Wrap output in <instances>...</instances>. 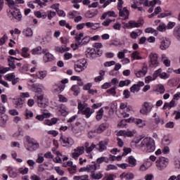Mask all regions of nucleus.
Instances as JSON below:
<instances>
[{
  "mask_svg": "<svg viewBox=\"0 0 180 180\" xmlns=\"http://www.w3.org/2000/svg\"><path fill=\"white\" fill-rule=\"evenodd\" d=\"M96 148V145L94 143L91 144L89 146V142H85L84 146H78L75 148L71 153L70 157L73 158V160H78L79 156L82 155L84 153L86 152V155L88 158L92 159L94 156L92 155L91 151H94Z\"/></svg>",
  "mask_w": 180,
  "mask_h": 180,
  "instance_id": "1",
  "label": "nucleus"
},
{
  "mask_svg": "<svg viewBox=\"0 0 180 180\" xmlns=\"http://www.w3.org/2000/svg\"><path fill=\"white\" fill-rule=\"evenodd\" d=\"M140 148L143 153H154L155 151V141L153 138H144L141 143Z\"/></svg>",
  "mask_w": 180,
  "mask_h": 180,
  "instance_id": "2",
  "label": "nucleus"
},
{
  "mask_svg": "<svg viewBox=\"0 0 180 180\" xmlns=\"http://www.w3.org/2000/svg\"><path fill=\"white\" fill-rule=\"evenodd\" d=\"M77 109H78V115H83L85 116L86 119H89L94 113H95V110L91 109L89 107L85 108V103L81 101V100H77Z\"/></svg>",
  "mask_w": 180,
  "mask_h": 180,
  "instance_id": "3",
  "label": "nucleus"
},
{
  "mask_svg": "<svg viewBox=\"0 0 180 180\" xmlns=\"http://www.w3.org/2000/svg\"><path fill=\"white\" fill-rule=\"evenodd\" d=\"M25 139L27 143H25V148L28 151H36V150H39L40 148V143L37 142V141L32 139L30 136H25Z\"/></svg>",
  "mask_w": 180,
  "mask_h": 180,
  "instance_id": "4",
  "label": "nucleus"
},
{
  "mask_svg": "<svg viewBox=\"0 0 180 180\" xmlns=\"http://www.w3.org/2000/svg\"><path fill=\"white\" fill-rule=\"evenodd\" d=\"M8 17L13 22H20L22 20V13L19 8L14 7L9 10Z\"/></svg>",
  "mask_w": 180,
  "mask_h": 180,
  "instance_id": "5",
  "label": "nucleus"
},
{
  "mask_svg": "<svg viewBox=\"0 0 180 180\" xmlns=\"http://www.w3.org/2000/svg\"><path fill=\"white\" fill-rule=\"evenodd\" d=\"M169 164V159L168 158L160 156L159 157L155 162V166L158 171H164Z\"/></svg>",
  "mask_w": 180,
  "mask_h": 180,
  "instance_id": "6",
  "label": "nucleus"
},
{
  "mask_svg": "<svg viewBox=\"0 0 180 180\" xmlns=\"http://www.w3.org/2000/svg\"><path fill=\"white\" fill-rule=\"evenodd\" d=\"M117 9L120 13V16L124 19H127L130 15V12L127 7H123L124 2L123 0H117Z\"/></svg>",
  "mask_w": 180,
  "mask_h": 180,
  "instance_id": "7",
  "label": "nucleus"
},
{
  "mask_svg": "<svg viewBox=\"0 0 180 180\" xmlns=\"http://www.w3.org/2000/svg\"><path fill=\"white\" fill-rule=\"evenodd\" d=\"M88 67V62L86 59H79L75 63V71L76 72H82Z\"/></svg>",
  "mask_w": 180,
  "mask_h": 180,
  "instance_id": "8",
  "label": "nucleus"
},
{
  "mask_svg": "<svg viewBox=\"0 0 180 180\" xmlns=\"http://www.w3.org/2000/svg\"><path fill=\"white\" fill-rule=\"evenodd\" d=\"M35 99H37L39 108H46L49 105V99L44 97V94H35Z\"/></svg>",
  "mask_w": 180,
  "mask_h": 180,
  "instance_id": "9",
  "label": "nucleus"
},
{
  "mask_svg": "<svg viewBox=\"0 0 180 180\" xmlns=\"http://www.w3.org/2000/svg\"><path fill=\"white\" fill-rule=\"evenodd\" d=\"M120 109L122 117L124 118L129 117L130 114H129L128 112L133 110L131 106H127V103H121L120 105Z\"/></svg>",
  "mask_w": 180,
  "mask_h": 180,
  "instance_id": "10",
  "label": "nucleus"
},
{
  "mask_svg": "<svg viewBox=\"0 0 180 180\" xmlns=\"http://www.w3.org/2000/svg\"><path fill=\"white\" fill-rule=\"evenodd\" d=\"M153 108H154V105H153L152 103L145 102L143 105V108L140 110V113L144 116H147L151 113Z\"/></svg>",
  "mask_w": 180,
  "mask_h": 180,
  "instance_id": "11",
  "label": "nucleus"
},
{
  "mask_svg": "<svg viewBox=\"0 0 180 180\" xmlns=\"http://www.w3.org/2000/svg\"><path fill=\"white\" fill-rule=\"evenodd\" d=\"M94 165H88L86 167H82L80 169V172H91L94 174L96 169H99L101 165L96 164V162H94Z\"/></svg>",
  "mask_w": 180,
  "mask_h": 180,
  "instance_id": "12",
  "label": "nucleus"
},
{
  "mask_svg": "<svg viewBox=\"0 0 180 180\" xmlns=\"http://www.w3.org/2000/svg\"><path fill=\"white\" fill-rule=\"evenodd\" d=\"M60 143L63 147H71V146H74V139L71 138V136H60Z\"/></svg>",
  "mask_w": 180,
  "mask_h": 180,
  "instance_id": "13",
  "label": "nucleus"
},
{
  "mask_svg": "<svg viewBox=\"0 0 180 180\" xmlns=\"http://www.w3.org/2000/svg\"><path fill=\"white\" fill-rule=\"evenodd\" d=\"M42 54H44V56H43L44 63H50L51 61H54V55L52 53H50L48 49H42Z\"/></svg>",
  "mask_w": 180,
  "mask_h": 180,
  "instance_id": "14",
  "label": "nucleus"
},
{
  "mask_svg": "<svg viewBox=\"0 0 180 180\" xmlns=\"http://www.w3.org/2000/svg\"><path fill=\"white\" fill-rule=\"evenodd\" d=\"M149 58L150 61V67H158L160 65V62H158V54L151 53L149 55Z\"/></svg>",
  "mask_w": 180,
  "mask_h": 180,
  "instance_id": "15",
  "label": "nucleus"
},
{
  "mask_svg": "<svg viewBox=\"0 0 180 180\" xmlns=\"http://www.w3.org/2000/svg\"><path fill=\"white\" fill-rule=\"evenodd\" d=\"M136 134V130L130 131L127 130H120L117 133L118 137H133Z\"/></svg>",
  "mask_w": 180,
  "mask_h": 180,
  "instance_id": "16",
  "label": "nucleus"
},
{
  "mask_svg": "<svg viewBox=\"0 0 180 180\" xmlns=\"http://www.w3.org/2000/svg\"><path fill=\"white\" fill-rule=\"evenodd\" d=\"M134 2H136V4H144L145 6H153V5H155L158 4L160 5L161 1L160 0H153L150 1H148L147 0H134Z\"/></svg>",
  "mask_w": 180,
  "mask_h": 180,
  "instance_id": "17",
  "label": "nucleus"
},
{
  "mask_svg": "<svg viewBox=\"0 0 180 180\" xmlns=\"http://www.w3.org/2000/svg\"><path fill=\"white\" fill-rule=\"evenodd\" d=\"M169 46H171V40H169V38L163 37L161 39L160 45V49L161 50H167L169 48Z\"/></svg>",
  "mask_w": 180,
  "mask_h": 180,
  "instance_id": "18",
  "label": "nucleus"
},
{
  "mask_svg": "<svg viewBox=\"0 0 180 180\" xmlns=\"http://www.w3.org/2000/svg\"><path fill=\"white\" fill-rule=\"evenodd\" d=\"M142 86H144V82H138L137 84H134L130 87V92L132 94L139 92Z\"/></svg>",
  "mask_w": 180,
  "mask_h": 180,
  "instance_id": "19",
  "label": "nucleus"
},
{
  "mask_svg": "<svg viewBox=\"0 0 180 180\" xmlns=\"http://www.w3.org/2000/svg\"><path fill=\"white\" fill-rule=\"evenodd\" d=\"M148 71L147 65H144L141 70H135L134 74L137 78H141L147 74Z\"/></svg>",
  "mask_w": 180,
  "mask_h": 180,
  "instance_id": "20",
  "label": "nucleus"
},
{
  "mask_svg": "<svg viewBox=\"0 0 180 180\" xmlns=\"http://www.w3.org/2000/svg\"><path fill=\"white\" fill-rule=\"evenodd\" d=\"M85 54L87 58L92 60L96 57V49L94 48H89L86 51Z\"/></svg>",
  "mask_w": 180,
  "mask_h": 180,
  "instance_id": "21",
  "label": "nucleus"
},
{
  "mask_svg": "<svg viewBox=\"0 0 180 180\" xmlns=\"http://www.w3.org/2000/svg\"><path fill=\"white\" fill-rule=\"evenodd\" d=\"M32 89L34 91V92H35L36 95H41V94H40L41 92H43V91H44V86L43 84H34L32 86Z\"/></svg>",
  "mask_w": 180,
  "mask_h": 180,
  "instance_id": "22",
  "label": "nucleus"
},
{
  "mask_svg": "<svg viewBox=\"0 0 180 180\" xmlns=\"http://www.w3.org/2000/svg\"><path fill=\"white\" fill-rule=\"evenodd\" d=\"M120 179L131 180L134 179V174L132 172H123L120 175Z\"/></svg>",
  "mask_w": 180,
  "mask_h": 180,
  "instance_id": "23",
  "label": "nucleus"
},
{
  "mask_svg": "<svg viewBox=\"0 0 180 180\" xmlns=\"http://www.w3.org/2000/svg\"><path fill=\"white\" fill-rule=\"evenodd\" d=\"M9 120V116L6 114H1L0 115V126L1 127H5L6 126V123Z\"/></svg>",
  "mask_w": 180,
  "mask_h": 180,
  "instance_id": "24",
  "label": "nucleus"
},
{
  "mask_svg": "<svg viewBox=\"0 0 180 180\" xmlns=\"http://www.w3.org/2000/svg\"><path fill=\"white\" fill-rule=\"evenodd\" d=\"M15 60H16L17 61H20V60H22V58H14L13 56L8 57V65L13 70H15V68H16V65H15Z\"/></svg>",
  "mask_w": 180,
  "mask_h": 180,
  "instance_id": "25",
  "label": "nucleus"
},
{
  "mask_svg": "<svg viewBox=\"0 0 180 180\" xmlns=\"http://www.w3.org/2000/svg\"><path fill=\"white\" fill-rule=\"evenodd\" d=\"M108 146V142L106 141H101L97 144V150L99 153H103L106 150V146Z\"/></svg>",
  "mask_w": 180,
  "mask_h": 180,
  "instance_id": "26",
  "label": "nucleus"
},
{
  "mask_svg": "<svg viewBox=\"0 0 180 180\" xmlns=\"http://www.w3.org/2000/svg\"><path fill=\"white\" fill-rule=\"evenodd\" d=\"M146 122H147V121L139 119V118H135L134 120V123H135V124H136V126H138V127H139L141 129L144 127V126H146Z\"/></svg>",
  "mask_w": 180,
  "mask_h": 180,
  "instance_id": "27",
  "label": "nucleus"
},
{
  "mask_svg": "<svg viewBox=\"0 0 180 180\" xmlns=\"http://www.w3.org/2000/svg\"><path fill=\"white\" fill-rule=\"evenodd\" d=\"M141 25H143L141 23V22H139V21L136 22L134 20H131L126 25V26L127 27H140V26H141Z\"/></svg>",
  "mask_w": 180,
  "mask_h": 180,
  "instance_id": "28",
  "label": "nucleus"
},
{
  "mask_svg": "<svg viewBox=\"0 0 180 180\" xmlns=\"http://www.w3.org/2000/svg\"><path fill=\"white\" fill-rule=\"evenodd\" d=\"M24 103L25 102L22 98H14V104L15 105L17 109H22Z\"/></svg>",
  "mask_w": 180,
  "mask_h": 180,
  "instance_id": "29",
  "label": "nucleus"
},
{
  "mask_svg": "<svg viewBox=\"0 0 180 180\" xmlns=\"http://www.w3.org/2000/svg\"><path fill=\"white\" fill-rule=\"evenodd\" d=\"M35 16H37L39 19H46L47 18V13L46 11L41 10L39 11H36L34 13Z\"/></svg>",
  "mask_w": 180,
  "mask_h": 180,
  "instance_id": "30",
  "label": "nucleus"
},
{
  "mask_svg": "<svg viewBox=\"0 0 180 180\" xmlns=\"http://www.w3.org/2000/svg\"><path fill=\"white\" fill-rule=\"evenodd\" d=\"M29 48L27 47H22L21 49V56L24 58H30V53H29Z\"/></svg>",
  "mask_w": 180,
  "mask_h": 180,
  "instance_id": "31",
  "label": "nucleus"
},
{
  "mask_svg": "<svg viewBox=\"0 0 180 180\" xmlns=\"http://www.w3.org/2000/svg\"><path fill=\"white\" fill-rule=\"evenodd\" d=\"M58 112L62 115V116H67V115H68V108L65 105H61L59 108Z\"/></svg>",
  "mask_w": 180,
  "mask_h": 180,
  "instance_id": "32",
  "label": "nucleus"
},
{
  "mask_svg": "<svg viewBox=\"0 0 180 180\" xmlns=\"http://www.w3.org/2000/svg\"><path fill=\"white\" fill-rule=\"evenodd\" d=\"M43 53V50H41V46H37L31 50V54L33 56H41Z\"/></svg>",
  "mask_w": 180,
  "mask_h": 180,
  "instance_id": "33",
  "label": "nucleus"
},
{
  "mask_svg": "<svg viewBox=\"0 0 180 180\" xmlns=\"http://www.w3.org/2000/svg\"><path fill=\"white\" fill-rule=\"evenodd\" d=\"M143 34V31L141 30H138L136 31H133L130 33V37L131 39H134L136 40L139 36H141Z\"/></svg>",
  "mask_w": 180,
  "mask_h": 180,
  "instance_id": "34",
  "label": "nucleus"
},
{
  "mask_svg": "<svg viewBox=\"0 0 180 180\" xmlns=\"http://www.w3.org/2000/svg\"><path fill=\"white\" fill-rule=\"evenodd\" d=\"M22 34L25 36V37H32L33 30H32V28L27 27L26 29H24V30L22 31Z\"/></svg>",
  "mask_w": 180,
  "mask_h": 180,
  "instance_id": "35",
  "label": "nucleus"
},
{
  "mask_svg": "<svg viewBox=\"0 0 180 180\" xmlns=\"http://www.w3.org/2000/svg\"><path fill=\"white\" fill-rule=\"evenodd\" d=\"M128 162H129V167H131V168L136 167V165H137V160H136V158H134V157L133 156H129L128 157Z\"/></svg>",
  "mask_w": 180,
  "mask_h": 180,
  "instance_id": "36",
  "label": "nucleus"
},
{
  "mask_svg": "<svg viewBox=\"0 0 180 180\" xmlns=\"http://www.w3.org/2000/svg\"><path fill=\"white\" fill-rule=\"evenodd\" d=\"M36 77L39 79H44L46 77H47V71L46 70H41L36 73Z\"/></svg>",
  "mask_w": 180,
  "mask_h": 180,
  "instance_id": "37",
  "label": "nucleus"
},
{
  "mask_svg": "<svg viewBox=\"0 0 180 180\" xmlns=\"http://www.w3.org/2000/svg\"><path fill=\"white\" fill-rule=\"evenodd\" d=\"M56 51L58 53H65V51H70V47L65 46V45H62L60 46H56Z\"/></svg>",
  "mask_w": 180,
  "mask_h": 180,
  "instance_id": "38",
  "label": "nucleus"
},
{
  "mask_svg": "<svg viewBox=\"0 0 180 180\" xmlns=\"http://www.w3.org/2000/svg\"><path fill=\"white\" fill-rule=\"evenodd\" d=\"M162 61L165 67H171V60L167 56H165V54L162 55Z\"/></svg>",
  "mask_w": 180,
  "mask_h": 180,
  "instance_id": "39",
  "label": "nucleus"
},
{
  "mask_svg": "<svg viewBox=\"0 0 180 180\" xmlns=\"http://www.w3.org/2000/svg\"><path fill=\"white\" fill-rule=\"evenodd\" d=\"M105 112V110H103V108H101L99 109L98 111L96 112V120H102L103 119V113Z\"/></svg>",
  "mask_w": 180,
  "mask_h": 180,
  "instance_id": "40",
  "label": "nucleus"
},
{
  "mask_svg": "<svg viewBox=\"0 0 180 180\" xmlns=\"http://www.w3.org/2000/svg\"><path fill=\"white\" fill-rule=\"evenodd\" d=\"M94 47V49H96V52L97 53L98 56H102V51H101V49L103 47L102 44L95 43Z\"/></svg>",
  "mask_w": 180,
  "mask_h": 180,
  "instance_id": "41",
  "label": "nucleus"
},
{
  "mask_svg": "<svg viewBox=\"0 0 180 180\" xmlns=\"http://www.w3.org/2000/svg\"><path fill=\"white\" fill-rule=\"evenodd\" d=\"M24 116L26 119V120H29V119H32V117H33L34 114L33 112L29 109H25V112H24Z\"/></svg>",
  "mask_w": 180,
  "mask_h": 180,
  "instance_id": "42",
  "label": "nucleus"
},
{
  "mask_svg": "<svg viewBox=\"0 0 180 180\" xmlns=\"http://www.w3.org/2000/svg\"><path fill=\"white\" fill-rule=\"evenodd\" d=\"M115 16H116L115 11H108L103 14L102 19H106V18H115Z\"/></svg>",
  "mask_w": 180,
  "mask_h": 180,
  "instance_id": "43",
  "label": "nucleus"
},
{
  "mask_svg": "<svg viewBox=\"0 0 180 180\" xmlns=\"http://www.w3.org/2000/svg\"><path fill=\"white\" fill-rule=\"evenodd\" d=\"M88 43H89V37H85L82 39L81 42L76 44V47H81L84 46V44H88Z\"/></svg>",
  "mask_w": 180,
  "mask_h": 180,
  "instance_id": "44",
  "label": "nucleus"
},
{
  "mask_svg": "<svg viewBox=\"0 0 180 180\" xmlns=\"http://www.w3.org/2000/svg\"><path fill=\"white\" fill-rule=\"evenodd\" d=\"M130 84H131V80L130 79L121 80L119 82V86L120 88H123V86H129Z\"/></svg>",
  "mask_w": 180,
  "mask_h": 180,
  "instance_id": "45",
  "label": "nucleus"
},
{
  "mask_svg": "<svg viewBox=\"0 0 180 180\" xmlns=\"http://www.w3.org/2000/svg\"><path fill=\"white\" fill-rule=\"evenodd\" d=\"M71 91L73 92L75 96H78L79 95V86L77 84L72 86Z\"/></svg>",
  "mask_w": 180,
  "mask_h": 180,
  "instance_id": "46",
  "label": "nucleus"
},
{
  "mask_svg": "<svg viewBox=\"0 0 180 180\" xmlns=\"http://www.w3.org/2000/svg\"><path fill=\"white\" fill-rule=\"evenodd\" d=\"M54 92L61 93L65 89V84H60L59 86L55 85L53 86Z\"/></svg>",
  "mask_w": 180,
  "mask_h": 180,
  "instance_id": "47",
  "label": "nucleus"
},
{
  "mask_svg": "<svg viewBox=\"0 0 180 180\" xmlns=\"http://www.w3.org/2000/svg\"><path fill=\"white\" fill-rule=\"evenodd\" d=\"M131 58H133V60H141V54L140 53V52H139V51H134L131 55Z\"/></svg>",
  "mask_w": 180,
  "mask_h": 180,
  "instance_id": "48",
  "label": "nucleus"
},
{
  "mask_svg": "<svg viewBox=\"0 0 180 180\" xmlns=\"http://www.w3.org/2000/svg\"><path fill=\"white\" fill-rule=\"evenodd\" d=\"M37 164H43L44 162V155L43 153H39L36 159Z\"/></svg>",
  "mask_w": 180,
  "mask_h": 180,
  "instance_id": "49",
  "label": "nucleus"
},
{
  "mask_svg": "<svg viewBox=\"0 0 180 180\" xmlns=\"http://www.w3.org/2000/svg\"><path fill=\"white\" fill-rule=\"evenodd\" d=\"M91 176L93 179H101V178H103V174L101 172L97 173L94 172L91 174Z\"/></svg>",
  "mask_w": 180,
  "mask_h": 180,
  "instance_id": "50",
  "label": "nucleus"
},
{
  "mask_svg": "<svg viewBox=\"0 0 180 180\" xmlns=\"http://www.w3.org/2000/svg\"><path fill=\"white\" fill-rule=\"evenodd\" d=\"M116 89H117V86H114L112 88L107 90V94L111 95L112 96H116Z\"/></svg>",
  "mask_w": 180,
  "mask_h": 180,
  "instance_id": "51",
  "label": "nucleus"
},
{
  "mask_svg": "<svg viewBox=\"0 0 180 180\" xmlns=\"http://www.w3.org/2000/svg\"><path fill=\"white\" fill-rule=\"evenodd\" d=\"M16 78V76L15 75V73H8L4 76V79L6 81H12L13 79H15Z\"/></svg>",
  "mask_w": 180,
  "mask_h": 180,
  "instance_id": "52",
  "label": "nucleus"
},
{
  "mask_svg": "<svg viewBox=\"0 0 180 180\" xmlns=\"http://www.w3.org/2000/svg\"><path fill=\"white\" fill-rule=\"evenodd\" d=\"M174 34L178 40H180V25H178L174 28Z\"/></svg>",
  "mask_w": 180,
  "mask_h": 180,
  "instance_id": "53",
  "label": "nucleus"
},
{
  "mask_svg": "<svg viewBox=\"0 0 180 180\" xmlns=\"http://www.w3.org/2000/svg\"><path fill=\"white\" fill-rule=\"evenodd\" d=\"M8 175L10 178H16L18 176V171L15 169H11L8 172Z\"/></svg>",
  "mask_w": 180,
  "mask_h": 180,
  "instance_id": "54",
  "label": "nucleus"
},
{
  "mask_svg": "<svg viewBox=\"0 0 180 180\" xmlns=\"http://www.w3.org/2000/svg\"><path fill=\"white\" fill-rule=\"evenodd\" d=\"M169 85L172 86H176L179 84V78H174L169 81Z\"/></svg>",
  "mask_w": 180,
  "mask_h": 180,
  "instance_id": "55",
  "label": "nucleus"
},
{
  "mask_svg": "<svg viewBox=\"0 0 180 180\" xmlns=\"http://www.w3.org/2000/svg\"><path fill=\"white\" fill-rule=\"evenodd\" d=\"M79 15H80V13L78 11H73L69 12L70 19H75L76 16H78Z\"/></svg>",
  "mask_w": 180,
  "mask_h": 180,
  "instance_id": "56",
  "label": "nucleus"
},
{
  "mask_svg": "<svg viewBox=\"0 0 180 180\" xmlns=\"http://www.w3.org/2000/svg\"><path fill=\"white\" fill-rule=\"evenodd\" d=\"M159 32H165L167 30V25L165 23L161 22L157 27Z\"/></svg>",
  "mask_w": 180,
  "mask_h": 180,
  "instance_id": "57",
  "label": "nucleus"
},
{
  "mask_svg": "<svg viewBox=\"0 0 180 180\" xmlns=\"http://www.w3.org/2000/svg\"><path fill=\"white\" fill-rule=\"evenodd\" d=\"M34 3L37 4L39 8H44V6H47V3H45V1H41V0H35Z\"/></svg>",
  "mask_w": 180,
  "mask_h": 180,
  "instance_id": "58",
  "label": "nucleus"
},
{
  "mask_svg": "<svg viewBox=\"0 0 180 180\" xmlns=\"http://www.w3.org/2000/svg\"><path fill=\"white\" fill-rule=\"evenodd\" d=\"M145 33H154L155 36H157V34H158V33L157 32V31L155 30H154V28L153 27H148L146 29H145Z\"/></svg>",
  "mask_w": 180,
  "mask_h": 180,
  "instance_id": "59",
  "label": "nucleus"
},
{
  "mask_svg": "<svg viewBox=\"0 0 180 180\" xmlns=\"http://www.w3.org/2000/svg\"><path fill=\"white\" fill-rule=\"evenodd\" d=\"M6 5L9 6L10 9H12V8H16L15 6V1L13 0H5Z\"/></svg>",
  "mask_w": 180,
  "mask_h": 180,
  "instance_id": "60",
  "label": "nucleus"
},
{
  "mask_svg": "<svg viewBox=\"0 0 180 180\" xmlns=\"http://www.w3.org/2000/svg\"><path fill=\"white\" fill-rule=\"evenodd\" d=\"M18 172H20V174H21L22 175H26V174H27L29 172V168L27 167H20L18 169Z\"/></svg>",
  "mask_w": 180,
  "mask_h": 180,
  "instance_id": "61",
  "label": "nucleus"
},
{
  "mask_svg": "<svg viewBox=\"0 0 180 180\" xmlns=\"http://www.w3.org/2000/svg\"><path fill=\"white\" fill-rule=\"evenodd\" d=\"M162 72V69L160 68L157 70H155L153 72V76L155 77V79H157V78H158V77H161V73Z\"/></svg>",
  "mask_w": 180,
  "mask_h": 180,
  "instance_id": "62",
  "label": "nucleus"
},
{
  "mask_svg": "<svg viewBox=\"0 0 180 180\" xmlns=\"http://www.w3.org/2000/svg\"><path fill=\"white\" fill-rule=\"evenodd\" d=\"M155 77H154V75L153 76H148L145 78V83L146 84H150L151 81H155Z\"/></svg>",
  "mask_w": 180,
  "mask_h": 180,
  "instance_id": "63",
  "label": "nucleus"
},
{
  "mask_svg": "<svg viewBox=\"0 0 180 180\" xmlns=\"http://www.w3.org/2000/svg\"><path fill=\"white\" fill-rule=\"evenodd\" d=\"M72 58V53L70 52H66L63 55V59L65 60H71Z\"/></svg>",
  "mask_w": 180,
  "mask_h": 180,
  "instance_id": "64",
  "label": "nucleus"
}]
</instances>
